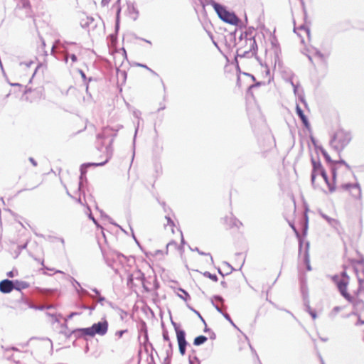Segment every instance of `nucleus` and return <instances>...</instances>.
<instances>
[{
	"label": "nucleus",
	"mask_w": 364,
	"mask_h": 364,
	"mask_svg": "<svg viewBox=\"0 0 364 364\" xmlns=\"http://www.w3.org/2000/svg\"><path fill=\"white\" fill-rule=\"evenodd\" d=\"M217 14L218 18L223 22L235 26L240 29L246 28L247 23V18L245 16V23L236 15L234 11H230L228 9L227 6L223 5L215 1L211 4Z\"/></svg>",
	"instance_id": "1"
},
{
	"label": "nucleus",
	"mask_w": 364,
	"mask_h": 364,
	"mask_svg": "<svg viewBox=\"0 0 364 364\" xmlns=\"http://www.w3.org/2000/svg\"><path fill=\"white\" fill-rule=\"evenodd\" d=\"M351 140V134L343 129L337 130L330 139V146L338 152V154L345 149Z\"/></svg>",
	"instance_id": "2"
},
{
	"label": "nucleus",
	"mask_w": 364,
	"mask_h": 364,
	"mask_svg": "<svg viewBox=\"0 0 364 364\" xmlns=\"http://www.w3.org/2000/svg\"><path fill=\"white\" fill-rule=\"evenodd\" d=\"M331 279L336 285L341 295L348 301H352L353 296L347 291L350 282V277L347 274L346 271H342L340 274H334L331 277Z\"/></svg>",
	"instance_id": "3"
},
{
	"label": "nucleus",
	"mask_w": 364,
	"mask_h": 364,
	"mask_svg": "<svg viewBox=\"0 0 364 364\" xmlns=\"http://www.w3.org/2000/svg\"><path fill=\"white\" fill-rule=\"evenodd\" d=\"M110 132H114L112 128H110L109 127H105L102 130V132L99 133L97 135V138L98 139H104L106 137L112 136V139L109 141V144L106 146V159L105 160H107V162L109 161V159L112 156V154H113L112 143L114 141V137L117 136V131H115L113 134H111Z\"/></svg>",
	"instance_id": "4"
},
{
	"label": "nucleus",
	"mask_w": 364,
	"mask_h": 364,
	"mask_svg": "<svg viewBox=\"0 0 364 364\" xmlns=\"http://www.w3.org/2000/svg\"><path fill=\"white\" fill-rule=\"evenodd\" d=\"M242 46L238 48L236 51V55L235 56V60L237 61V58H250L253 56L257 57V53L258 50V46L257 44L256 41H254L252 42V43H250V48L248 50H245L243 52H241Z\"/></svg>",
	"instance_id": "5"
},
{
	"label": "nucleus",
	"mask_w": 364,
	"mask_h": 364,
	"mask_svg": "<svg viewBox=\"0 0 364 364\" xmlns=\"http://www.w3.org/2000/svg\"><path fill=\"white\" fill-rule=\"evenodd\" d=\"M311 164L312 165V170L311 173V182L312 186H315V181L317 174H319L322 170H324L321 160L319 159V156H317V159H316L312 155L311 156Z\"/></svg>",
	"instance_id": "6"
},
{
	"label": "nucleus",
	"mask_w": 364,
	"mask_h": 364,
	"mask_svg": "<svg viewBox=\"0 0 364 364\" xmlns=\"http://www.w3.org/2000/svg\"><path fill=\"white\" fill-rule=\"evenodd\" d=\"M94 335L104 336L107 333L109 323L105 318L101 321L94 323L92 326Z\"/></svg>",
	"instance_id": "7"
},
{
	"label": "nucleus",
	"mask_w": 364,
	"mask_h": 364,
	"mask_svg": "<svg viewBox=\"0 0 364 364\" xmlns=\"http://www.w3.org/2000/svg\"><path fill=\"white\" fill-rule=\"evenodd\" d=\"M62 48L65 53L69 55L70 52L80 53L82 47L75 42L64 41L62 43Z\"/></svg>",
	"instance_id": "8"
},
{
	"label": "nucleus",
	"mask_w": 364,
	"mask_h": 364,
	"mask_svg": "<svg viewBox=\"0 0 364 364\" xmlns=\"http://www.w3.org/2000/svg\"><path fill=\"white\" fill-rule=\"evenodd\" d=\"M255 31V28L252 26H250L246 28L244 32H242L239 36V41L242 42L243 40L245 43L247 44L248 41L250 43H252L255 40V36H252V33Z\"/></svg>",
	"instance_id": "9"
},
{
	"label": "nucleus",
	"mask_w": 364,
	"mask_h": 364,
	"mask_svg": "<svg viewBox=\"0 0 364 364\" xmlns=\"http://www.w3.org/2000/svg\"><path fill=\"white\" fill-rule=\"evenodd\" d=\"M340 188L343 189L344 191H350L351 189L355 190L356 193H352V196L354 197L355 198H360V197H361V188H360V184L358 183H343L341 186Z\"/></svg>",
	"instance_id": "10"
},
{
	"label": "nucleus",
	"mask_w": 364,
	"mask_h": 364,
	"mask_svg": "<svg viewBox=\"0 0 364 364\" xmlns=\"http://www.w3.org/2000/svg\"><path fill=\"white\" fill-rule=\"evenodd\" d=\"M296 113L297 116L299 117V118L301 119L304 127L309 130L311 129V124L309 121V119L305 115V114L304 113V111L302 110V109L301 108V107L299 106V104L296 105Z\"/></svg>",
	"instance_id": "11"
},
{
	"label": "nucleus",
	"mask_w": 364,
	"mask_h": 364,
	"mask_svg": "<svg viewBox=\"0 0 364 364\" xmlns=\"http://www.w3.org/2000/svg\"><path fill=\"white\" fill-rule=\"evenodd\" d=\"M225 223L230 228H237L239 229L242 226V223L235 217L232 213L230 216H226L224 218Z\"/></svg>",
	"instance_id": "12"
},
{
	"label": "nucleus",
	"mask_w": 364,
	"mask_h": 364,
	"mask_svg": "<svg viewBox=\"0 0 364 364\" xmlns=\"http://www.w3.org/2000/svg\"><path fill=\"white\" fill-rule=\"evenodd\" d=\"M13 282L9 279L0 281V291L3 294H9L13 291Z\"/></svg>",
	"instance_id": "13"
},
{
	"label": "nucleus",
	"mask_w": 364,
	"mask_h": 364,
	"mask_svg": "<svg viewBox=\"0 0 364 364\" xmlns=\"http://www.w3.org/2000/svg\"><path fill=\"white\" fill-rule=\"evenodd\" d=\"M134 278L136 280H139L141 282L142 287L146 292H149L150 289L145 284V274L144 272H142L140 269H137L136 272H134Z\"/></svg>",
	"instance_id": "14"
},
{
	"label": "nucleus",
	"mask_w": 364,
	"mask_h": 364,
	"mask_svg": "<svg viewBox=\"0 0 364 364\" xmlns=\"http://www.w3.org/2000/svg\"><path fill=\"white\" fill-rule=\"evenodd\" d=\"M127 10L131 18L136 21L139 15V10L134 2H127Z\"/></svg>",
	"instance_id": "15"
},
{
	"label": "nucleus",
	"mask_w": 364,
	"mask_h": 364,
	"mask_svg": "<svg viewBox=\"0 0 364 364\" xmlns=\"http://www.w3.org/2000/svg\"><path fill=\"white\" fill-rule=\"evenodd\" d=\"M13 282V290L21 291L23 289H27L30 287V284L25 281H21L18 279L12 280Z\"/></svg>",
	"instance_id": "16"
},
{
	"label": "nucleus",
	"mask_w": 364,
	"mask_h": 364,
	"mask_svg": "<svg viewBox=\"0 0 364 364\" xmlns=\"http://www.w3.org/2000/svg\"><path fill=\"white\" fill-rule=\"evenodd\" d=\"M304 263L306 265V269L307 271H311L312 269L311 266L310 264V255H309V242H306L305 250L304 252L303 257Z\"/></svg>",
	"instance_id": "17"
},
{
	"label": "nucleus",
	"mask_w": 364,
	"mask_h": 364,
	"mask_svg": "<svg viewBox=\"0 0 364 364\" xmlns=\"http://www.w3.org/2000/svg\"><path fill=\"white\" fill-rule=\"evenodd\" d=\"M321 177L323 178L326 184L327 185L328 188V191L330 193H333L336 189V186L334 184V183H332L329 181L328 174L326 171V170H322V171L319 173Z\"/></svg>",
	"instance_id": "18"
},
{
	"label": "nucleus",
	"mask_w": 364,
	"mask_h": 364,
	"mask_svg": "<svg viewBox=\"0 0 364 364\" xmlns=\"http://www.w3.org/2000/svg\"><path fill=\"white\" fill-rule=\"evenodd\" d=\"M77 72L80 75V76L82 79V81H83L84 84L85 85L86 93L87 95H90L89 92V83L93 80L96 81V80L92 77H87L86 74L85 73V72L81 69H78Z\"/></svg>",
	"instance_id": "19"
},
{
	"label": "nucleus",
	"mask_w": 364,
	"mask_h": 364,
	"mask_svg": "<svg viewBox=\"0 0 364 364\" xmlns=\"http://www.w3.org/2000/svg\"><path fill=\"white\" fill-rule=\"evenodd\" d=\"M186 333L185 331H180L177 332L176 338H177V342H178V346H182V347H186V348L187 347V346L188 345V343L186 341Z\"/></svg>",
	"instance_id": "20"
},
{
	"label": "nucleus",
	"mask_w": 364,
	"mask_h": 364,
	"mask_svg": "<svg viewBox=\"0 0 364 364\" xmlns=\"http://www.w3.org/2000/svg\"><path fill=\"white\" fill-rule=\"evenodd\" d=\"M289 225L293 231L294 232V233H295V235H296V237L298 239V241H299V254L300 255L301 252L302 247H303L304 240L301 237V236L299 232L298 231L297 228L295 227L294 223L289 222Z\"/></svg>",
	"instance_id": "21"
},
{
	"label": "nucleus",
	"mask_w": 364,
	"mask_h": 364,
	"mask_svg": "<svg viewBox=\"0 0 364 364\" xmlns=\"http://www.w3.org/2000/svg\"><path fill=\"white\" fill-rule=\"evenodd\" d=\"M95 21L92 16H84L80 18V25L82 28H89L90 25Z\"/></svg>",
	"instance_id": "22"
},
{
	"label": "nucleus",
	"mask_w": 364,
	"mask_h": 364,
	"mask_svg": "<svg viewBox=\"0 0 364 364\" xmlns=\"http://www.w3.org/2000/svg\"><path fill=\"white\" fill-rule=\"evenodd\" d=\"M24 302L28 304V307L30 309L39 310V311H43L45 309H50L53 308L52 306H45V305H35L31 303H30L27 299H25Z\"/></svg>",
	"instance_id": "23"
},
{
	"label": "nucleus",
	"mask_w": 364,
	"mask_h": 364,
	"mask_svg": "<svg viewBox=\"0 0 364 364\" xmlns=\"http://www.w3.org/2000/svg\"><path fill=\"white\" fill-rule=\"evenodd\" d=\"M208 341V338L205 336L200 335L196 336L193 340V345L199 346L204 344Z\"/></svg>",
	"instance_id": "24"
},
{
	"label": "nucleus",
	"mask_w": 364,
	"mask_h": 364,
	"mask_svg": "<svg viewBox=\"0 0 364 364\" xmlns=\"http://www.w3.org/2000/svg\"><path fill=\"white\" fill-rule=\"evenodd\" d=\"M168 346L171 348V351L166 350V356L164 359L162 364H171V357L173 353V343L171 342H169Z\"/></svg>",
	"instance_id": "25"
},
{
	"label": "nucleus",
	"mask_w": 364,
	"mask_h": 364,
	"mask_svg": "<svg viewBox=\"0 0 364 364\" xmlns=\"http://www.w3.org/2000/svg\"><path fill=\"white\" fill-rule=\"evenodd\" d=\"M78 331H80L81 333H82L84 338H85L86 336H90V337L95 336L92 326L87 327V328H79Z\"/></svg>",
	"instance_id": "26"
},
{
	"label": "nucleus",
	"mask_w": 364,
	"mask_h": 364,
	"mask_svg": "<svg viewBox=\"0 0 364 364\" xmlns=\"http://www.w3.org/2000/svg\"><path fill=\"white\" fill-rule=\"evenodd\" d=\"M137 328H138V331L141 335L144 334V333L145 334L148 333V328H147L146 323L144 320L140 321V322L139 323V324L137 326Z\"/></svg>",
	"instance_id": "27"
},
{
	"label": "nucleus",
	"mask_w": 364,
	"mask_h": 364,
	"mask_svg": "<svg viewBox=\"0 0 364 364\" xmlns=\"http://www.w3.org/2000/svg\"><path fill=\"white\" fill-rule=\"evenodd\" d=\"M96 209H97V210H99V212H100V215H101V218H104V219L107 220H108V222H109L110 224H112V225H114V226H119V225H118L117 223H116L113 220V219H112L111 217H109L108 215H107V214H106V213H105L102 210L99 209V208H98L97 206H96Z\"/></svg>",
	"instance_id": "28"
},
{
	"label": "nucleus",
	"mask_w": 364,
	"mask_h": 364,
	"mask_svg": "<svg viewBox=\"0 0 364 364\" xmlns=\"http://www.w3.org/2000/svg\"><path fill=\"white\" fill-rule=\"evenodd\" d=\"M87 179L86 175H84L82 176V175H81V173H80V176H79V183H78V191L80 193H84L83 187H84V184L87 183Z\"/></svg>",
	"instance_id": "29"
},
{
	"label": "nucleus",
	"mask_w": 364,
	"mask_h": 364,
	"mask_svg": "<svg viewBox=\"0 0 364 364\" xmlns=\"http://www.w3.org/2000/svg\"><path fill=\"white\" fill-rule=\"evenodd\" d=\"M319 151L325 159L326 161L328 164H334L336 161L333 160L328 152L323 149V147H319Z\"/></svg>",
	"instance_id": "30"
},
{
	"label": "nucleus",
	"mask_w": 364,
	"mask_h": 364,
	"mask_svg": "<svg viewBox=\"0 0 364 364\" xmlns=\"http://www.w3.org/2000/svg\"><path fill=\"white\" fill-rule=\"evenodd\" d=\"M120 12H121V8H119L116 13V18H115V25H114V29L116 33L119 32V27H120Z\"/></svg>",
	"instance_id": "31"
},
{
	"label": "nucleus",
	"mask_w": 364,
	"mask_h": 364,
	"mask_svg": "<svg viewBox=\"0 0 364 364\" xmlns=\"http://www.w3.org/2000/svg\"><path fill=\"white\" fill-rule=\"evenodd\" d=\"M350 303L353 304V306L356 308L363 309L364 308V301L359 298L354 299L353 297V301H349Z\"/></svg>",
	"instance_id": "32"
},
{
	"label": "nucleus",
	"mask_w": 364,
	"mask_h": 364,
	"mask_svg": "<svg viewBox=\"0 0 364 364\" xmlns=\"http://www.w3.org/2000/svg\"><path fill=\"white\" fill-rule=\"evenodd\" d=\"M178 291H180L183 294H178V296L182 299L183 301H189L191 300V296L190 294L188 293L187 291H186L185 289H183V288H179L178 289Z\"/></svg>",
	"instance_id": "33"
},
{
	"label": "nucleus",
	"mask_w": 364,
	"mask_h": 364,
	"mask_svg": "<svg viewBox=\"0 0 364 364\" xmlns=\"http://www.w3.org/2000/svg\"><path fill=\"white\" fill-rule=\"evenodd\" d=\"M296 97L304 105L305 108H308V103L305 99V95L303 90H301L300 93H298V95Z\"/></svg>",
	"instance_id": "34"
},
{
	"label": "nucleus",
	"mask_w": 364,
	"mask_h": 364,
	"mask_svg": "<svg viewBox=\"0 0 364 364\" xmlns=\"http://www.w3.org/2000/svg\"><path fill=\"white\" fill-rule=\"evenodd\" d=\"M107 163V160H105L104 161L98 162V163H95V162L84 163V166H87L88 168H90V167H98V166H103Z\"/></svg>",
	"instance_id": "35"
},
{
	"label": "nucleus",
	"mask_w": 364,
	"mask_h": 364,
	"mask_svg": "<svg viewBox=\"0 0 364 364\" xmlns=\"http://www.w3.org/2000/svg\"><path fill=\"white\" fill-rule=\"evenodd\" d=\"M265 85V83L264 82H262V81H259V82H256L255 83L250 85L247 88V95H252V90L253 88H255V87H258L261 85Z\"/></svg>",
	"instance_id": "36"
},
{
	"label": "nucleus",
	"mask_w": 364,
	"mask_h": 364,
	"mask_svg": "<svg viewBox=\"0 0 364 364\" xmlns=\"http://www.w3.org/2000/svg\"><path fill=\"white\" fill-rule=\"evenodd\" d=\"M203 275L207 278H209L210 279H211L213 282H216L218 281V277L215 274H212L208 271H205L203 273Z\"/></svg>",
	"instance_id": "37"
},
{
	"label": "nucleus",
	"mask_w": 364,
	"mask_h": 364,
	"mask_svg": "<svg viewBox=\"0 0 364 364\" xmlns=\"http://www.w3.org/2000/svg\"><path fill=\"white\" fill-rule=\"evenodd\" d=\"M18 6L25 9H30L31 4L29 0H19Z\"/></svg>",
	"instance_id": "38"
},
{
	"label": "nucleus",
	"mask_w": 364,
	"mask_h": 364,
	"mask_svg": "<svg viewBox=\"0 0 364 364\" xmlns=\"http://www.w3.org/2000/svg\"><path fill=\"white\" fill-rule=\"evenodd\" d=\"M214 300L217 301H219V302H221V303H223L225 301V299H223V297L220 295H214L213 296V298L211 299V304L214 306V308H215V306H218Z\"/></svg>",
	"instance_id": "39"
},
{
	"label": "nucleus",
	"mask_w": 364,
	"mask_h": 364,
	"mask_svg": "<svg viewBox=\"0 0 364 364\" xmlns=\"http://www.w3.org/2000/svg\"><path fill=\"white\" fill-rule=\"evenodd\" d=\"M87 210H88V211H89V213L87 214V216H88L89 219H90V220H92V222L96 225V226H97V228H102H102L99 225V223H98L97 220L95 218V217L93 216V215H92V212H91V209H90V208L87 205Z\"/></svg>",
	"instance_id": "40"
},
{
	"label": "nucleus",
	"mask_w": 364,
	"mask_h": 364,
	"mask_svg": "<svg viewBox=\"0 0 364 364\" xmlns=\"http://www.w3.org/2000/svg\"><path fill=\"white\" fill-rule=\"evenodd\" d=\"M321 217L325 219L330 225L338 224V221L336 219L331 218L326 214L322 213Z\"/></svg>",
	"instance_id": "41"
},
{
	"label": "nucleus",
	"mask_w": 364,
	"mask_h": 364,
	"mask_svg": "<svg viewBox=\"0 0 364 364\" xmlns=\"http://www.w3.org/2000/svg\"><path fill=\"white\" fill-rule=\"evenodd\" d=\"M142 336H143V346H144V350L146 353H148V345H149V335L148 333L146 334H142Z\"/></svg>",
	"instance_id": "42"
},
{
	"label": "nucleus",
	"mask_w": 364,
	"mask_h": 364,
	"mask_svg": "<svg viewBox=\"0 0 364 364\" xmlns=\"http://www.w3.org/2000/svg\"><path fill=\"white\" fill-rule=\"evenodd\" d=\"M117 33H116V31H114V33H112L107 37V38L110 41V43L113 46H114L117 42Z\"/></svg>",
	"instance_id": "43"
},
{
	"label": "nucleus",
	"mask_w": 364,
	"mask_h": 364,
	"mask_svg": "<svg viewBox=\"0 0 364 364\" xmlns=\"http://www.w3.org/2000/svg\"><path fill=\"white\" fill-rule=\"evenodd\" d=\"M79 331V328L71 331L70 333H69V336L74 335V336L76 338H84L82 333H81L80 331Z\"/></svg>",
	"instance_id": "44"
},
{
	"label": "nucleus",
	"mask_w": 364,
	"mask_h": 364,
	"mask_svg": "<svg viewBox=\"0 0 364 364\" xmlns=\"http://www.w3.org/2000/svg\"><path fill=\"white\" fill-rule=\"evenodd\" d=\"M162 328H163V332H162L163 339L165 341H168V343L171 342L169 336H168V332L167 329L165 328L164 323H162Z\"/></svg>",
	"instance_id": "45"
},
{
	"label": "nucleus",
	"mask_w": 364,
	"mask_h": 364,
	"mask_svg": "<svg viewBox=\"0 0 364 364\" xmlns=\"http://www.w3.org/2000/svg\"><path fill=\"white\" fill-rule=\"evenodd\" d=\"M223 317L237 330L240 331L239 328L236 326V324L234 323L232 319L231 318L230 316L226 313L223 314Z\"/></svg>",
	"instance_id": "46"
},
{
	"label": "nucleus",
	"mask_w": 364,
	"mask_h": 364,
	"mask_svg": "<svg viewBox=\"0 0 364 364\" xmlns=\"http://www.w3.org/2000/svg\"><path fill=\"white\" fill-rule=\"evenodd\" d=\"M331 175H332V183H334L336 185V178H337V169L335 166H332L331 168Z\"/></svg>",
	"instance_id": "47"
},
{
	"label": "nucleus",
	"mask_w": 364,
	"mask_h": 364,
	"mask_svg": "<svg viewBox=\"0 0 364 364\" xmlns=\"http://www.w3.org/2000/svg\"><path fill=\"white\" fill-rule=\"evenodd\" d=\"M237 31V28H235V30L230 33V36H231V41L233 42V46H236L237 42H236V33Z\"/></svg>",
	"instance_id": "48"
},
{
	"label": "nucleus",
	"mask_w": 364,
	"mask_h": 364,
	"mask_svg": "<svg viewBox=\"0 0 364 364\" xmlns=\"http://www.w3.org/2000/svg\"><path fill=\"white\" fill-rule=\"evenodd\" d=\"M304 221L303 228H304V235H306V232H307V230H308V222H309V218H308V215H307L306 213L304 214Z\"/></svg>",
	"instance_id": "49"
},
{
	"label": "nucleus",
	"mask_w": 364,
	"mask_h": 364,
	"mask_svg": "<svg viewBox=\"0 0 364 364\" xmlns=\"http://www.w3.org/2000/svg\"><path fill=\"white\" fill-rule=\"evenodd\" d=\"M302 292H304L303 290H302ZM303 300H304V304L305 309H308V307H311L310 304H309L310 302H309V296L307 294H304V293H303Z\"/></svg>",
	"instance_id": "50"
},
{
	"label": "nucleus",
	"mask_w": 364,
	"mask_h": 364,
	"mask_svg": "<svg viewBox=\"0 0 364 364\" xmlns=\"http://www.w3.org/2000/svg\"><path fill=\"white\" fill-rule=\"evenodd\" d=\"M314 50L315 55L317 56L321 60L325 61L326 59L324 55L318 48H315Z\"/></svg>",
	"instance_id": "51"
},
{
	"label": "nucleus",
	"mask_w": 364,
	"mask_h": 364,
	"mask_svg": "<svg viewBox=\"0 0 364 364\" xmlns=\"http://www.w3.org/2000/svg\"><path fill=\"white\" fill-rule=\"evenodd\" d=\"M306 311L310 314L313 319H316L317 317L316 312L314 309H312L311 307H308V309H305Z\"/></svg>",
	"instance_id": "52"
},
{
	"label": "nucleus",
	"mask_w": 364,
	"mask_h": 364,
	"mask_svg": "<svg viewBox=\"0 0 364 364\" xmlns=\"http://www.w3.org/2000/svg\"><path fill=\"white\" fill-rule=\"evenodd\" d=\"M174 247L175 249H176V247H178V243L176 241H174V240L170 241L166 245V254L168 253V248L169 247Z\"/></svg>",
	"instance_id": "53"
},
{
	"label": "nucleus",
	"mask_w": 364,
	"mask_h": 364,
	"mask_svg": "<svg viewBox=\"0 0 364 364\" xmlns=\"http://www.w3.org/2000/svg\"><path fill=\"white\" fill-rule=\"evenodd\" d=\"M188 308H189L192 311H193V312L196 314V316H198L200 318V319L201 320V321H202L204 324H205V319L203 318V316H201V314H200V312H199V311H198L197 310L194 309L193 307H191V306H188Z\"/></svg>",
	"instance_id": "54"
},
{
	"label": "nucleus",
	"mask_w": 364,
	"mask_h": 364,
	"mask_svg": "<svg viewBox=\"0 0 364 364\" xmlns=\"http://www.w3.org/2000/svg\"><path fill=\"white\" fill-rule=\"evenodd\" d=\"M30 256L33 258V259H35L36 261H37L38 262H39L43 267L44 269H48V270H53L52 269H49L47 267H45L44 265V260L43 259H38V258H36V257H34L32 254H30Z\"/></svg>",
	"instance_id": "55"
},
{
	"label": "nucleus",
	"mask_w": 364,
	"mask_h": 364,
	"mask_svg": "<svg viewBox=\"0 0 364 364\" xmlns=\"http://www.w3.org/2000/svg\"><path fill=\"white\" fill-rule=\"evenodd\" d=\"M134 278L133 274H130L128 275L127 284L129 287H132L134 284Z\"/></svg>",
	"instance_id": "56"
},
{
	"label": "nucleus",
	"mask_w": 364,
	"mask_h": 364,
	"mask_svg": "<svg viewBox=\"0 0 364 364\" xmlns=\"http://www.w3.org/2000/svg\"><path fill=\"white\" fill-rule=\"evenodd\" d=\"M310 140H311V141L312 144L314 145V146L316 150H319V147H323L322 146H319V145L317 144L316 139L312 135L310 136Z\"/></svg>",
	"instance_id": "57"
},
{
	"label": "nucleus",
	"mask_w": 364,
	"mask_h": 364,
	"mask_svg": "<svg viewBox=\"0 0 364 364\" xmlns=\"http://www.w3.org/2000/svg\"><path fill=\"white\" fill-rule=\"evenodd\" d=\"M193 250H195L196 252H198L199 255H200L210 256L211 262H213V257H212V256H211L210 253H206V252H203V251L200 250L198 247H195Z\"/></svg>",
	"instance_id": "58"
},
{
	"label": "nucleus",
	"mask_w": 364,
	"mask_h": 364,
	"mask_svg": "<svg viewBox=\"0 0 364 364\" xmlns=\"http://www.w3.org/2000/svg\"><path fill=\"white\" fill-rule=\"evenodd\" d=\"M47 315L49 316H51L53 318L54 322H58V323L60 322L58 317H61L60 314L57 315L56 314L47 313Z\"/></svg>",
	"instance_id": "59"
},
{
	"label": "nucleus",
	"mask_w": 364,
	"mask_h": 364,
	"mask_svg": "<svg viewBox=\"0 0 364 364\" xmlns=\"http://www.w3.org/2000/svg\"><path fill=\"white\" fill-rule=\"evenodd\" d=\"M171 324L173 326L174 330H175L176 334H177V332H178L180 331H184L183 329H181L180 328V325L178 323H176L173 320H171Z\"/></svg>",
	"instance_id": "60"
},
{
	"label": "nucleus",
	"mask_w": 364,
	"mask_h": 364,
	"mask_svg": "<svg viewBox=\"0 0 364 364\" xmlns=\"http://www.w3.org/2000/svg\"><path fill=\"white\" fill-rule=\"evenodd\" d=\"M88 167L87 166H84V164H82L80 167V172L81 173V175H82V176L84 175H86L87 174V170H88Z\"/></svg>",
	"instance_id": "61"
},
{
	"label": "nucleus",
	"mask_w": 364,
	"mask_h": 364,
	"mask_svg": "<svg viewBox=\"0 0 364 364\" xmlns=\"http://www.w3.org/2000/svg\"><path fill=\"white\" fill-rule=\"evenodd\" d=\"M291 85L293 87V91L296 96L298 95V93H300V91L299 90V85H296L293 82V81H291Z\"/></svg>",
	"instance_id": "62"
},
{
	"label": "nucleus",
	"mask_w": 364,
	"mask_h": 364,
	"mask_svg": "<svg viewBox=\"0 0 364 364\" xmlns=\"http://www.w3.org/2000/svg\"><path fill=\"white\" fill-rule=\"evenodd\" d=\"M6 275L9 278H14V277L18 275V271L17 270H11L6 273Z\"/></svg>",
	"instance_id": "63"
},
{
	"label": "nucleus",
	"mask_w": 364,
	"mask_h": 364,
	"mask_svg": "<svg viewBox=\"0 0 364 364\" xmlns=\"http://www.w3.org/2000/svg\"><path fill=\"white\" fill-rule=\"evenodd\" d=\"M351 263L353 264H360L361 266H363L364 265V258L361 257L360 259H352Z\"/></svg>",
	"instance_id": "64"
}]
</instances>
